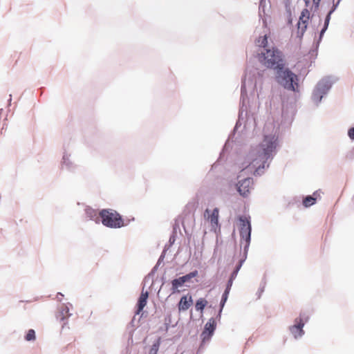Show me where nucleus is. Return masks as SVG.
Returning a JSON list of instances; mask_svg holds the SVG:
<instances>
[{"mask_svg": "<svg viewBox=\"0 0 354 354\" xmlns=\"http://www.w3.org/2000/svg\"><path fill=\"white\" fill-rule=\"evenodd\" d=\"M287 1H288V2H289V1H290V0H287Z\"/></svg>", "mask_w": 354, "mask_h": 354, "instance_id": "28", "label": "nucleus"}, {"mask_svg": "<svg viewBox=\"0 0 354 354\" xmlns=\"http://www.w3.org/2000/svg\"><path fill=\"white\" fill-rule=\"evenodd\" d=\"M348 136L350 137V138L354 139V127H353L348 130Z\"/></svg>", "mask_w": 354, "mask_h": 354, "instance_id": "25", "label": "nucleus"}, {"mask_svg": "<svg viewBox=\"0 0 354 354\" xmlns=\"http://www.w3.org/2000/svg\"><path fill=\"white\" fill-rule=\"evenodd\" d=\"M102 223L104 225L111 228H120L124 226V221L121 216L116 211L112 209H102L100 212Z\"/></svg>", "mask_w": 354, "mask_h": 354, "instance_id": "4", "label": "nucleus"}, {"mask_svg": "<svg viewBox=\"0 0 354 354\" xmlns=\"http://www.w3.org/2000/svg\"><path fill=\"white\" fill-rule=\"evenodd\" d=\"M313 100L317 102H319L322 98V93L320 88V84L317 86L315 90L313 95Z\"/></svg>", "mask_w": 354, "mask_h": 354, "instance_id": "18", "label": "nucleus"}, {"mask_svg": "<svg viewBox=\"0 0 354 354\" xmlns=\"http://www.w3.org/2000/svg\"><path fill=\"white\" fill-rule=\"evenodd\" d=\"M185 283L181 277L171 281V290L173 292H179L178 288L182 287Z\"/></svg>", "mask_w": 354, "mask_h": 354, "instance_id": "15", "label": "nucleus"}, {"mask_svg": "<svg viewBox=\"0 0 354 354\" xmlns=\"http://www.w3.org/2000/svg\"><path fill=\"white\" fill-rule=\"evenodd\" d=\"M197 271H194L180 277L183 280V282L186 283L189 281L191 279L195 277L197 275Z\"/></svg>", "mask_w": 354, "mask_h": 354, "instance_id": "22", "label": "nucleus"}, {"mask_svg": "<svg viewBox=\"0 0 354 354\" xmlns=\"http://www.w3.org/2000/svg\"><path fill=\"white\" fill-rule=\"evenodd\" d=\"M233 279H229L228 281H227V286H226V288L222 295V298H221V310L220 311L222 310L225 302L227 301V298H228V295H229V293H230V291L231 290V288H232V283H233Z\"/></svg>", "mask_w": 354, "mask_h": 354, "instance_id": "12", "label": "nucleus"}, {"mask_svg": "<svg viewBox=\"0 0 354 354\" xmlns=\"http://www.w3.org/2000/svg\"><path fill=\"white\" fill-rule=\"evenodd\" d=\"M277 82L285 88L296 91L298 87L297 76L288 68L283 66L281 68H277L276 72Z\"/></svg>", "mask_w": 354, "mask_h": 354, "instance_id": "3", "label": "nucleus"}, {"mask_svg": "<svg viewBox=\"0 0 354 354\" xmlns=\"http://www.w3.org/2000/svg\"><path fill=\"white\" fill-rule=\"evenodd\" d=\"M313 3L317 6H318L319 2L321 0H313Z\"/></svg>", "mask_w": 354, "mask_h": 354, "instance_id": "26", "label": "nucleus"}, {"mask_svg": "<svg viewBox=\"0 0 354 354\" xmlns=\"http://www.w3.org/2000/svg\"><path fill=\"white\" fill-rule=\"evenodd\" d=\"M20 222H24V219H21V220H20ZM24 223H27V221H26V220H25V221H24Z\"/></svg>", "mask_w": 354, "mask_h": 354, "instance_id": "27", "label": "nucleus"}, {"mask_svg": "<svg viewBox=\"0 0 354 354\" xmlns=\"http://www.w3.org/2000/svg\"><path fill=\"white\" fill-rule=\"evenodd\" d=\"M216 328V321L214 318H211L208 320L205 326L204 330L208 332V333L211 335H213L214 331Z\"/></svg>", "mask_w": 354, "mask_h": 354, "instance_id": "14", "label": "nucleus"}, {"mask_svg": "<svg viewBox=\"0 0 354 354\" xmlns=\"http://www.w3.org/2000/svg\"><path fill=\"white\" fill-rule=\"evenodd\" d=\"M241 267V262L239 263V264L236 267L235 270L233 271V272L231 274L230 279L234 280V279L236 277L239 270H240Z\"/></svg>", "mask_w": 354, "mask_h": 354, "instance_id": "23", "label": "nucleus"}, {"mask_svg": "<svg viewBox=\"0 0 354 354\" xmlns=\"http://www.w3.org/2000/svg\"><path fill=\"white\" fill-rule=\"evenodd\" d=\"M268 44V37L266 35H264L263 37H260L257 40V45L260 47H266Z\"/></svg>", "mask_w": 354, "mask_h": 354, "instance_id": "20", "label": "nucleus"}, {"mask_svg": "<svg viewBox=\"0 0 354 354\" xmlns=\"http://www.w3.org/2000/svg\"><path fill=\"white\" fill-rule=\"evenodd\" d=\"M219 209L216 207L212 210L207 209L204 212L205 218L210 223L211 227L216 231L218 226Z\"/></svg>", "mask_w": 354, "mask_h": 354, "instance_id": "7", "label": "nucleus"}, {"mask_svg": "<svg viewBox=\"0 0 354 354\" xmlns=\"http://www.w3.org/2000/svg\"><path fill=\"white\" fill-rule=\"evenodd\" d=\"M160 339H158L155 343L153 344V345L151 346V348L149 351V354H157L158 353V351L159 350V347H160Z\"/></svg>", "mask_w": 354, "mask_h": 354, "instance_id": "19", "label": "nucleus"}, {"mask_svg": "<svg viewBox=\"0 0 354 354\" xmlns=\"http://www.w3.org/2000/svg\"><path fill=\"white\" fill-rule=\"evenodd\" d=\"M339 1H338L337 3L335 4V5H333L332 9L330 10V12H328V14L327 15L326 17V19H325V23H324V28L321 31V35L326 31V30L328 28V24H329V21H330V15L331 14L335 11V10L336 9L337 6V4L339 3Z\"/></svg>", "mask_w": 354, "mask_h": 354, "instance_id": "16", "label": "nucleus"}, {"mask_svg": "<svg viewBox=\"0 0 354 354\" xmlns=\"http://www.w3.org/2000/svg\"><path fill=\"white\" fill-rule=\"evenodd\" d=\"M304 321L301 316L295 319V324L290 327V331L295 338L302 336L304 334L303 327Z\"/></svg>", "mask_w": 354, "mask_h": 354, "instance_id": "9", "label": "nucleus"}, {"mask_svg": "<svg viewBox=\"0 0 354 354\" xmlns=\"http://www.w3.org/2000/svg\"><path fill=\"white\" fill-rule=\"evenodd\" d=\"M148 297H149L148 292L147 291L145 292L142 290V291L140 295V297L138 299V304H137V310L136 312V313L137 315H139L142 311V310L145 307V306L147 305Z\"/></svg>", "mask_w": 354, "mask_h": 354, "instance_id": "11", "label": "nucleus"}, {"mask_svg": "<svg viewBox=\"0 0 354 354\" xmlns=\"http://www.w3.org/2000/svg\"><path fill=\"white\" fill-rule=\"evenodd\" d=\"M252 185V179L250 177H247L243 180L239 181L238 184V192L243 196H247L250 193Z\"/></svg>", "mask_w": 354, "mask_h": 354, "instance_id": "8", "label": "nucleus"}, {"mask_svg": "<svg viewBox=\"0 0 354 354\" xmlns=\"http://www.w3.org/2000/svg\"><path fill=\"white\" fill-rule=\"evenodd\" d=\"M193 300L190 295L183 296L178 303V307L179 311H185L192 305Z\"/></svg>", "mask_w": 354, "mask_h": 354, "instance_id": "10", "label": "nucleus"}, {"mask_svg": "<svg viewBox=\"0 0 354 354\" xmlns=\"http://www.w3.org/2000/svg\"><path fill=\"white\" fill-rule=\"evenodd\" d=\"M36 338L35 332L33 329H30L28 330L26 335L25 336V339L26 341H34Z\"/></svg>", "mask_w": 354, "mask_h": 354, "instance_id": "21", "label": "nucleus"}, {"mask_svg": "<svg viewBox=\"0 0 354 354\" xmlns=\"http://www.w3.org/2000/svg\"><path fill=\"white\" fill-rule=\"evenodd\" d=\"M207 304V301L203 298H200L196 301L195 308L197 311L202 312Z\"/></svg>", "mask_w": 354, "mask_h": 354, "instance_id": "17", "label": "nucleus"}, {"mask_svg": "<svg viewBox=\"0 0 354 354\" xmlns=\"http://www.w3.org/2000/svg\"><path fill=\"white\" fill-rule=\"evenodd\" d=\"M211 337H212V335H209L208 333V332H206L205 330H203L201 334V337H202L203 342L209 340Z\"/></svg>", "mask_w": 354, "mask_h": 354, "instance_id": "24", "label": "nucleus"}, {"mask_svg": "<svg viewBox=\"0 0 354 354\" xmlns=\"http://www.w3.org/2000/svg\"><path fill=\"white\" fill-rule=\"evenodd\" d=\"M239 233L241 236L240 245L243 247L244 251L246 252L250 243L251 237V225L250 221L246 216H240L239 218Z\"/></svg>", "mask_w": 354, "mask_h": 354, "instance_id": "5", "label": "nucleus"}, {"mask_svg": "<svg viewBox=\"0 0 354 354\" xmlns=\"http://www.w3.org/2000/svg\"><path fill=\"white\" fill-rule=\"evenodd\" d=\"M264 138L261 143L250 151L241 162V173L247 176L259 175L265 168L277 145V128L273 122H268L263 127Z\"/></svg>", "mask_w": 354, "mask_h": 354, "instance_id": "1", "label": "nucleus"}, {"mask_svg": "<svg viewBox=\"0 0 354 354\" xmlns=\"http://www.w3.org/2000/svg\"><path fill=\"white\" fill-rule=\"evenodd\" d=\"M310 18V12L305 8L301 11V15L297 23V34L298 36L301 37L306 30L308 22Z\"/></svg>", "mask_w": 354, "mask_h": 354, "instance_id": "6", "label": "nucleus"}, {"mask_svg": "<svg viewBox=\"0 0 354 354\" xmlns=\"http://www.w3.org/2000/svg\"><path fill=\"white\" fill-rule=\"evenodd\" d=\"M259 59L267 68L277 70L285 66L281 52L274 48L267 49L265 53H261Z\"/></svg>", "mask_w": 354, "mask_h": 354, "instance_id": "2", "label": "nucleus"}, {"mask_svg": "<svg viewBox=\"0 0 354 354\" xmlns=\"http://www.w3.org/2000/svg\"><path fill=\"white\" fill-rule=\"evenodd\" d=\"M317 196H318V194L317 192H314L313 196H307L303 200V205L308 207L313 204L315 203L317 200Z\"/></svg>", "mask_w": 354, "mask_h": 354, "instance_id": "13", "label": "nucleus"}]
</instances>
